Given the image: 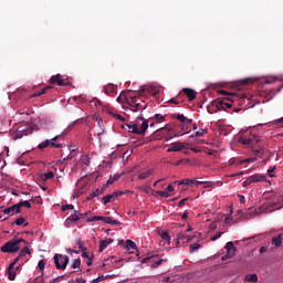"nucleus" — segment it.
Here are the masks:
<instances>
[{
	"label": "nucleus",
	"mask_w": 283,
	"mask_h": 283,
	"mask_svg": "<svg viewBox=\"0 0 283 283\" xmlns=\"http://www.w3.org/2000/svg\"><path fill=\"white\" fill-rule=\"evenodd\" d=\"M221 94H223V96H228V101H231V103H239V105H244V101H247V95L244 93L238 94L221 91Z\"/></svg>",
	"instance_id": "nucleus-4"
},
{
	"label": "nucleus",
	"mask_w": 283,
	"mask_h": 283,
	"mask_svg": "<svg viewBox=\"0 0 283 283\" xmlns=\"http://www.w3.org/2000/svg\"><path fill=\"white\" fill-rule=\"evenodd\" d=\"M168 103H170L171 105H180V102H178L176 97L170 98Z\"/></svg>",
	"instance_id": "nucleus-55"
},
{
	"label": "nucleus",
	"mask_w": 283,
	"mask_h": 283,
	"mask_svg": "<svg viewBox=\"0 0 283 283\" xmlns=\"http://www.w3.org/2000/svg\"><path fill=\"white\" fill-rule=\"evenodd\" d=\"M272 244H274V247H282V234L273 237Z\"/></svg>",
	"instance_id": "nucleus-27"
},
{
	"label": "nucleus",
	"mask_w": 283,
	"mask_h": 283,
	"mask_svg": "<svg viewBox=\"0 0 283 283\" xmlns=\"http://www.w3.org/2000/svg\"><path fill=\"white\" fill-rule=\"evenodd\" d=\"M172 118H177V120H179L184 125H191L192 123V119L185 117V115L182 114H175L172 115Z\"/></svg>",
	"instance_id": "nucleus-16"
},
{
	"label": "nucleus",
	"mask_w": 283,
	"mask_h": 283,
	"mask_svg": "<svg viewBox=\"0 0 283 283\" xmlns=\"http://www.w3.org/2000/svg\"><path fill=\"white\" fill-rule=\"evenodd\" d=\"M22 256H20V254L13 260V262L10 264V269H14V266L17 265V262H19L21 260Z\"/></svg>",
	"instance_id": "nucleus-49"
},
{
	"label": "nucleus",
	"mask_w": 283,
	"mask_h": 283,
	"mask_svg": "<svg viewBox=\"0 0 283 283\" xmlns=\"http://www.w3.org/2000/svg\"><path fill=\"white\" fill-rule=\"evenodd\" d=\"M50 83H57V85H60L61 87H67V86L72 85L71 82H65L63 80V75H61V74L53 75L50 78Z\"/></svg>",
	"instance_id": "nucleus-12"
},
{
	"label": "nucleus",
	"mask_w": 283,
	"mask_h": 283,
	"mask_svg": "<svg viewBox=\"0 0 283 283\" xmlns=\"http://www.w3.org/2000/svg\"><path fill=\"white\" fill-rule=\"evenodd\" d=\"M198 249H200V243H195V244H191V245H190V251H191V252L198 251Z\"/></svg>",
	"instance_id": "nucleus-52"
},
{
	"label": "nucleus",
	"mask_w": 283,
	"mask_h": 283,
	"mask_svg": "<svg viewBox=\"0 0 283 283\" xmlns=\"http://www.w3.org/2000/svg\"><path fill=\"white\" fill-rule=\"evenodd\" d=\"M264 154H266V149H264V148L254 150V156H256V158H263Z\"/></svg>",
	"instance_id": "nucleus-31"
},
{
	"label": "nucleus",
	"mask_w": 283,
	"mask_h": 283,
	"mask_svg": "<svg viewBox=\"0 0 283 283\" xmlns=\"http://www.w3.org/2000/svg\"><path fill=\"white\" fill-rule=\"evenodd\" d=\"M166 115L155 114L151 118L155 123H165Z\"/></svg>",
	"instance_id": "nucleus-29"
},
{
	"label": "nucleus",
	"mask_w": 283,
	"mask_h": 283,
	"mask_svg": "<svg viewBox=\"0 0 283 283\" xmlns=\"http://www.w3.org/2000/svg\"><path fill=\"white\" fill-rule=\"evenodd\" d=\"M54 264L56 269L60 271H65L67 269V264H70V256L63 254H55L53 256Z\"/></svg>",
	"instance_id": "nucleus-3"
},
{
	"label": "nucleus",
	"mask_w": 283,
	"mask_h": 283,
	"mask_svg": "<svg viewBox=\"0 0 283 283\" xmlns=\"http://www.w3.org/2000/svg\"><path fill=\"white\" fill-rule=\"evenodd\" d=\"M247 282H258V274H248L245 275Z\"/></svg>",
	"instance_id": "nucleus-34"
},
{
	"label": "nucleus",
	"mask_w": 283,
	"mask_h": 283,
	"mask_svg": "<svg viewBox=\"0 0 283 283\" xmlns=\"http://www.w3.org/2000/svg\"><path fill=\"white\" fill-rule=\"evenodd\" d=\"M233 103L234 102H224V99H219V101H214L212 102V105L214 107H217V109L221 111V109H231L233 107Z\"/></svg>",
	"instance_id": "nucleus-10"
},
{
	"label": "nucleus",
	"mask_w": 283,
	"mask_h": 283,
	"mask_svg": "<svg viewBox=\"0 0 283 283\" xmlns=\"http://www.w3.org/2000/svg\"><path fill=\"white\" fill-rule=\"evenodd\" d=\"M30 248L28 247H24L20 252H19V255L20 258H23L24 255H30Z\"/></svg>",
	"instance_id": "nucleus-37"
},
{
	"label": "nucleus",
	"mask_w": 283,
	"mask_h": 283,
	"mask_svg": "<svg viewBox=\"0 0 283 283\" xmlns=\"http://www.w3.org/2000/svg\"><path fill=\"white\" fill-rule=\"evenodd\" d=\"M74 101H78L80 103H85V97L78 96V97H73Z\"/></svg>",
	"instance_id": "nucleus-63"
},
{
	"label": "nucleus",
	"mask_w": 283,
	"mask_h": 283,
	"mask_svg": "<svg viewBox=\"0 0 283 283\" xmlns=\"http://www.w3.org/2000/svg\"><path fill=\"white\" fill-rule=\"evenodd\" d=\"M117 90H118V87L114 84H107L106 86H104V92L108 96H114L116 94Z\"/></svg>",
	"instance_id": "nucleus-15"
},
{
	"label": "nucleus",
	"mask_w": 283,
	"mask_h": 283,
	"mask_svg": "<svg viewBox=\"0 0 283 283\" xmlns=\"http://www.w3.org/2000/svg\"><path fill=\"white\" fill-rule=\"evenodd\" d=\"M75 244L78 247L81 251H87V248L85 247V243H83L82 239H76Z\"/></svg>",
	"instance_id": "nucleus-30"
},
{
	"label": "nucleus",
	"mask_w": 283,
	"mask_h": 283,
	"mask_svg": "<svg viewBox=\"0 0 283 283\" xmlns=\"http://www.w3.org/2000/svg\"><path fill=\"white\" fill-rule=\"evenodd\" d=\"M203 134H207V129L201 128V129L197 130L193 135H191L190 138L200 137V136H202Z\"/></svg>",
	"instance_id": "nucleus-35"
},
{
	"label": "nucleus",
	"mask_w": 283,
	"mask_h": 283,
	"mask_svg": "<svg viewBox=\"0 0 283 283\" xmlns=\"http://www.w3.org/2000/svg\"><path fill=\"white\" fill-rule=\"evenodd\" d=\"M219 238H222V232H218L217 234L211 237V241L216 242V240H219Z\"/></svg>",
	"instance_id": "nucleus-51"
},
{
	"label": "nucleus",
	"mask_w": 283,
	"mask_h": 283,
	"mask_svg": "<svg viewBox=\"0 0 283 283\" xmlns=\"http://www.w3.org/2000/svg\"><path fill=\"white\" fill-rule=\"evenodd\" d=\"M269 251V247H261L260 248V253H266Z\"/></svg>",
	"instance_id": "nucleus-64"
},
{
	"label": "nucleus",
	"mask_w": 283,
	"mask_h": 283,
	"mask_svg": "<svg viewBox=\"0 0 283 283\" xmlns=\"http://www.w3.org/2000/svg\"><path fill=\"white\" fill-rule=\"evenodd\" d=\"M132 103H139V105H143V103H147L145 102V99H143V96L142 95H138V96H132L130 99Z\"/></svg>",
	"instance_id": "nucleus-28"
},
{
	"label": "nucleus",
	"mask_w": 283,
	"mask_h": 283,
	"mask_svg": "<svg viewBox=\"0 0 283 283\" xmlns=\"http://www.w3.org/2000/svg\"><path fill=\"white\" fill-rule=\"evenodd\" d=\"M2 213H4V216H15V213H21L19 210V206L15 203L11 207H8L6 209L2 210Z\"/></svg>",
	"instance_id": "nucleus-13"
},
{
	"label": "nucleus",
	"mask_w": 283,
	"mask_h": 283,
	"mask_svg": "<svg viewBox=\"0 0 283 283\" xmlns=\"http://www.w3.org/2000/svg\"><path fill=\"white\" fill-rule=\"evenodd\" d=\"M34 132V129L30 126L22 127L20 126L14 134V140H18L19 138H23V136H30Z\"/></svg>",
	"instance_id": "nucleus-8"
},
{
	"label": "nucleus",
	"mask_w": 283,
	"mask_h": 283,
	"mask_svg": "<svg viewBox=\"0 0 283 283\" xmlns=\"http://www.w3.org/2000/svg\"><path fill=\"white\" fill-rule=\"evenodd\" d=\"M227 255L230 258H233V255H235V248H232L231 250H227Z\"/></svg>",
	"instance_id": "nucleus-54"
},
{
	"label": "nucleus",
	"mask_w": 283,
	"mask_h": 283,
	"mask_svg": "<svg viewBox=\"0 0 283 283\" xmlns=\"http://www.w3.org/2000/svg\"><path fill=\"white\" fill-rule=\"evenodd\" d=\"M25 223V218L20 217L14 221V224H17V227H21V224Z\"/></svg>",
	"instance_id": "nucleus-41"
},
{
	"label": "nucleus",
	"mask_w": 283,
	"mask_h": 283,
	"mask_svg": "<svg viewBox=\"0 0 283 283\" xmlns=\"http://www.w3.org/2000/svg\"><path fill=\"white\" fill-rule=\"evenodd\" d=\"M52 178H54V172L53 171H49V172L40 175V180H43V181L52 180Z\"/></svg>",
	"instance_id": "nucleus-26"
},
{
	"label": "nucleus",
	"mask_w": 283,
	"mask_h": 283,
	"mask_svg": "<svg viewBox=\"0 0 283 283\" xmlns=\"http://www.w3.org/2000/svg\"><path fill=\"white\" fill-rule=\"evenodd\" d=\"M149 176H154V169H148V170H145V171L140 172L138 175V179L139 180H147V178H149Z\"/></svg>",
	"instance_id": "nucleus-18"
},
{
	"label": "nucleus",
	"mask_w": 283,
	"mask_h": 283,
	"mask_svg": "<svg viewBox=\"0 0 283 283\" xmlns=\"http://www.w3.org/2000/svg\"><path fill=\"white\" fill-rule=\"evenodd\" d=\"M48 90H52V86H45L40 92H35L31 95V98H36V96H43V94L48 93Z\"/></svg>",
	"instance_id": "nucleus-25"
},
{
	"label": "nucleus",
	"mask_w": 283,
	"mask_h": 283,
	"mask_svg": "<svg viewBox=\"0 0 283 283\" xmlns=\"http://www.w3.org/2000/svg\"><path fill=\"white\" fill-rule=\"evenodd\" d=\"M187 200H189V198L181 199V200L178 202V207H185V203L187 202Z\"/></svg>",
	"instance_id": "nucleus-60"
},
{
	"label": "nucleus",
	"mask_w": 283,
	"mask_h": 283,
	"mask_svg": "<svg viewBox=\"0 0 283 283\" xmlns=\"http://www.w3.org/2000/svg\"><path fill=\"white\" fill-rule=\"evenodd\" d=\"M172 148H175V151H182V149L187 148V144L182 142L174 143L171 144Z\"/></svg>",
	"instance_id": "nucleus-24"
},
{
	"label": "nucleus",
	"mask_w": 283,
	"mask_h": 283,
	"mask_svg": "<svg viewBox=\"0 0 283 283\" xmlns=\"http://www.w3.org/2000/svg\"><path fill=\"white\" fill-rule=\"evenodd\" d=\"M160 237H161L160 244H170L171 237H169V232H163Z\"/></svg>",
	"instance_id": "nucleus-23"
},
{
	"label": "nucleus",
	"mask_w": 283,
	"mask_h": 283,
	"mask_svg": "<svg viewBox=\"0 0 283 283\" xmlns=\"http://www.w3.org/2000/svg\"><path fill=\"white\" fill-rule=\"evenodd\" d=\"M273 171H275V167L268 170V175L270 178H275V175H273Z\"/></svg>",
	"instance_id": "nucleus-58"
},
{
	"label": "nucleus",
	"mask_w": 283,
	"mask_h": 283,
	"mask_svg": "<svg viewBox=\"0 0 283 283\" xmlns=\"http://www.w3.org/2000/svg\"><path fill=\"white\" fill-rule=\"evenodd\" d=\"M127 104L129 105L130 107V112H145V109H147V103H136V102H132L128 99Z\"/></svg>",
	"instance_id": "nucleus-11"
},
{
	"label": "nucleus",
	"mask_w": 283,
	"mask_h": 283,
	"mask_svg": "<svg viewBox=\"0 0 283 283\" xmlns=\"http://www.w3.org/2000/svg\"><path fill=\"white\" fill-rule=\"evenodd\" d=\"M103 280H105V276H98L97 279H94L92 283L103 282Z\"/></svg>",
	"instance_id": "nucleus-61"
},
{
	"label": "nucleus",
	"mask_w": 283,
	"mask_h": 283,
	"mask_svg": "<svg viewBox=\"0 0 283 283\" xmlns=\"http://www.w3.org/2000/svg\"><path fill=\"white\" fill-rule=\"evenodd\" d=\"M81 220V217H78V211H74L73 214H71L66 220H65V227L70 228L74 222H78Z\"/></svg>",
	"instance_id": "nucleus-14"
},
{
	"label": "nucleus",
	"mask_w": 283,
	"mask_h": 283,
	"mask_svg": "<svg viewBox=\"0 0 283 283\" xmlns=\"http://www.w3.org/2000/svg\"><path fill=\"white\" fill-rule=\"evenodd\" d=\"M156 193L157 196H160V198H169V192L157 190Z\"/></svg>",
	"instance_id": "nucleus-42"
},
{
	"label": "nucleus",
	"mask_w": 283,
	"mask_h": 283,
	"mask_svg": "<svg viewBox=\"0 0 283 283\" xmlns=\"http://www.w3.org/2000/svg\"><path fill=\"white\" fill-rule=\"evenodd\" d=\"M184 94L187 95V98L189 101H195V98H196V91H193L191 88H184Z\"/></svg>",
	"instance_id": "nucleus-21"
},
{
	"label": "nucleus",
	"mask_w": 283,
	"mask_h": 283,
	"mask_svg": "<svg viewBox=\"0 0 283 283\" xmlns=\"http://www.w3.org/2000/svg\"><path fill=\"white\" fill-rule=\"evenodd\" d=\"M238 198H239V202H240L241 205H244V202H247V199L244 198L243 195H238Z\"/></svg>",
	"instance_id": "nucleus-57"
},
{
	"label": "nucleus",
	"mask_w": 283,
	"mask_h": 283,
	"mask_svg": "<svg viewBox=\"0 0 283 283\" xmlns=\"http://www.w3.org/2000/svg\"><path fill=\"white\" fill-rule=\"evenodd\" d=\"M247 163H253V159L248 158V159L239 160V161L237 163V167H240L241 165H244V164H247Z\"/></svg>",
	"instance_id": "nucleus-43"
},
{
	"label": "nucleus",
	"mask_w": 283,
	"mask_h": 283,
	"mask_svg": "<svg viewBox=\"0 0 283 283\" xmlns=\"http://www.w3.org/2000/svg\"><path fill=\"white\" fill-rule=\"evenodd\" d=\"M126 249L127 251H132V253H134V251H138V248H136V242L132 241V240H126Z\"/></svg>",
	"instance_id": "nucleus-22"
},
{
	"label": "nucleus",
	"mask_w": 283,
	"mask_h": 283,
	"mask_svg": "<svg viewBox=\"0 0 283 283\" xmlns=\"http://www.w3.org/2000/svg\"><path fill=\"white\" fill-rule=\"evenodd\" d=\"M273 125H283V117L273 122Z\"/></svg>",
	"instance_id": "nucleus-62"
},
{
	"label": "nucleus",
	"mask_w": 283,
	"mask_h": 283,
	"mask_svg": "<svg viewBox=\"0 0 283 283\" xmlns=\"http://www.w3.org/2000/svg\"><path fill=\"white\" fill-rule=\"evenodd\" d=\"M101 220L102 222H105V224H120V222L116 219H113L112 217H101V216H94L92 218H87L86 222H98Z\"/></svg>",
	"instance_id": "nucleus-7"
},
{
	"label": "nucleus",
	"mask_w": 283,
	"mask_h": 283,
	"mask_svg": "<svg viewBox=\"0 0 283 283\" xmlns=\"http://www.w3.org/2000/svg\"><path fill=\"white\" fill-rule=\"evenodd\" d=\"M180 185H205V181H200L198 179H184Z\"/></svg>",
	"instance_id": "nucleus-20"
},
{
	"label": "nucleus",
	"mask_w": 283,
	"mask_h": 283,
	"mask_svg": "<svg viewBox=\"0 0 283 283\" xmlns=\"http://www.w3.org/2000/svg\"><path fill=\"white\" fill-rule=\"evenodd\" d=\"M104 191H105V189H96L95 191H93V192H91V195H92V198H98V196H101V195H103L104 193Z\"/></svg>",
	"instance_id": "nucleus-36"
},
{
	"label": "nucleus",
	"mask_w": 283,
	"mask_h": 283,
	"mask_svg": "<svg viewBox=\"0 0 283 283\" xmlns=\"http://www.w3.org/2000/svg\"><path fill=\"white\" fill-rule=\"evenodd\" d=\"M224 249H227V251L231 250V249H235V245L233 244L232 241L228 242L224 247Z\"/></svg>",
	"instance_id": "nucleus-53"
},
{
	"label": "nucleus",
	"mask_w": 283,
	"mask_h": 283,
	"mask_svg": "<svg viewBox=\"0 0 283 283\" xmlns=\"http://www.w3.org/2000/svg\"><path fill=\"white\" fill-rule=\"evenodd\" d=\"M109 247L105 240L99 241V252H103Z\"/></svg>",
	"instance_id": "nucleus-39"
},
{
	"label": "nucleus",
	"mask_w": 283,
	"mask_h": 283,
	"mask_svg": "<svg viewBox=\"0 0 283 283\" xmlns=\"http://www.w3.org/2000/svg\"><path fill=\"white\" fill-rule=\"evenodd\" d=\"M178 242H181L182 244H187V242H191V237L189 234L179 233L177 235Z\"/></svg>",
	"instance_id": "nucleus-17"
},
{
	"label": "nucleus",
	"mask_w": 283,
	"mask_h": 283,
	"mask_svg": "<svg viewBox=\"0 0 283 283\" xmlns=\"http://www.w3.org/2000/svg\"><path fill=\"white\" fill-rule=\"evenodd\" d=\"M38 266H39L40 271H44L45 270V261L40 260L39 263H38Z\"/></svg>",
	"instance_id": "nucleus-48"
},
{
	"label": "nucleus",
	"mask_w": 283,
	"mask_h": 283,
	"mask_svg": "<svg viewBox=\"0 0 283 283\" xmlns=\"http://www.w3.org/2000/svg\"><path fill=\"white\" fill-rule=\"evenodd\" d=\"M70 209L71 211L74 210V205H64L62 206V211H67Z\"/></svg>",
	"instance_id": "nucleus-50"
},
{
	"label": "nucleus",
	"mask_w": 283,
	"mask_h": 283,
	"mask_svg": "<svg viewBox=\"0 0 283 283\" xmlns=\"http://www.w3.org/2000/svg\"><path fill=\"white\" fill-rule=\"evenodd\" d=\"M112 200H115L113 195H107L103 197L104 205H109Z\"/></svg>",
	"instance_id": "nucleus-38"
},
{
	"label": "nucleus",
	"mask_w": 283,
	"mask_h": 283,
	"mask_svg": "<svg viewBox=\"0 0 283 283\" xmlns=\"http://www.w3.org/2000/svg\"><path fill=\"white\" fill-rule=\"evenodd\" d=\"M255 182H266V176L262 174H254L243 181V187H249V185H253Z\"/></svg>",
	"instance_id": "nucleus-6"
},
{
	"label": "nucleus",
	"mask_w": 283,
	"mask_h": 283,
	"mask_svg": "<svg viewBox=\"0 0 283 283\" xmlns=\"http://www.w3.org/2000/svg\"><path fill=\"white\" fill-rule=\"evenodd\" d=\"M137 120H143V123L140 125L136 123L123 124L122 129L129 132V134H137L138 136H145V134H147V129H149V120L140 116L137 117Z\"/></svg>",
	"instance_id": "nucleus-1"
},
{
	"label": "nucleus",
	"mask_w": 283,
	"mask_h": 283,
	"mask_svg": "<svg viewBox=\"0 0 283 283\" xmlns=\"http://www.w3.org/2000/svg\"><path fill=\"white\" fill-rule=\"evenodd\" d=\"M71 268L72 269H81V260L80 259L73 260Z\"/></svg>",
	"instance_id": "nucleus-40"
},
{
	"label": "nucleus",
	"mask_w": 283,
	"mask_h": 283,
	"mask_svg": "<svg viewBox=\"0 0 283 283\" xmlns=\"http://www.w3.org/2000/svg\"><path fill=\"white\" fill-rule=\"evenodd\" d=\"M21 242H23V244H27L25 240L23 239H12L2 245L0 248V251L2 253H17L21 249Z\"/></svg>",
	"instance_id": "nucleus-2"
},
{
	"label": "nucleus",
	"mask_w": 283,
	"mask_h": 283,
	"mask_svg": "<svg viewBox=\"0 0 283 283\" xmlns=\"http://www.w3.org/2000/svg\"><path fill=\"white\" fill-rule=\"evenodd\" d=\"M238 163H240V160H237L235 158H230L228 161V165L230 167H233V165H235V167H238Z\"/></svg>",
	"instance_id": "nucleus-44"
},
{
	"label": "nucleus",
	"mask_w": 283,
	"mask_h": 283,
	"mask_svg": "<svg viewBox=\"0 0 283 283\" xmlns=\"http://www.w3.org/2000/svg\"><path fill=\"white\" fill-rule=\"evenodd\" d=\"M233 220V217H231V214H229L228 217H226L224 219V223L226 224H230V222Z\"/></svg>",
	"instance_id": "nucleus-59"
},
{
	"label": "nucleus",
	"mask_w": 283,
	"mask_h": 283,
	"mask_svg": "<svg viewBox=\"0 0 283 283\" xmlns=\"http://www.w3.org/2000/svg\"><path fill=\"white\" fill-rule=\"evenodd\" d=\"M15 205L19 207L20 213H21V207H25L27 209H30L32 207V205H30V201H28V200L21 201Z\"/></svg>",
	"instance_id": "nucleus-32"
},
{
	"label": "nucleus",
	"mask_w": 283,
	"mask_h": 283,
	"mask_svg": "<svg viewBox=\"0 0 283 283\" xmlns=\"http://www.w3.org/2000/svg\"><path fill=\"white\" fill-rule=\"evenodd\" d=\"M6 273L8 274V280H10V282H13V280H17V272L14 271V268H10L9 265Z\"/></svg>",
	"instance_id": "nucleus-19"
},
{
	"label": "nucleus",
	"mask_w": 283,
	"mask_h": 283,
	"mask_svg": "<svg viewBox=\"0 0 283 283\" xmlns=\"http://www.w3.org/2000/svg\"><path fill=\"white\" fill-rule=\"evenodd\" d=\"M112 196H113L114 200H116V198L123 196V191H115L112 193Z\"/></svg>",
	"instance_id": "nucleus-56"
},
{
	"label": "nucleus",
	"mask_w": 283,
	"mask_h": 283,
	"mask_svg": "<svg viewBox=\"0 0 283 283\" xmlns=\"http://www.w3.org/2000/svg\"><path fill=\"white\" fill-rule=\"evenodd\" d=\"M240 143L242 145H251L252 140H251V138H241Z\"/></svg>",
	"instance_id": "nucleus-47"
},
{
	"label": "nucleus",
	"mask_w": 283,
	"mask_h": 283,
	"mask_svg": "<svg viewBox=\"0 0 283 283\" xmlns=\"http://www.w3.org/2000/svg\"><path fill=\"white\" fill-rule=\"evenodd\" d=\"M82 258L90 260V258H94V254L90 255V253H87V250H82Z\"/></svg>",
	"instance_id": "nucleus-45"
},
{
	"label": "nucleus",
	"mask_w": 283,
	"mask_h": 283,
	"mask_svg": "<svg viewBox=\"0 0 283 283\" xmlns=\"http://www.w3.org/2000/svg\"><path fill=\"white\" fill-rule=\"evenodd\" d=\"M275 81H280V78L275 76H270L264 80L263 85H271L272 83H275Z\"/></svg>",
	"instance_id": "nucleus-33"
},
{
	"label": "nucleus",
	"mask_w": 283,
	"mask_h": 283,
	"mask_svg": "<svg viewBox=\"0 0 283 283\" xmlns=\"http://www.w3.org/2000/svg\"><path fill=\"white\" fill-rule=\"evenodd\" d=\"M151 262L150 266L151 269H158V266H160V264H163V262H167V259H159L156 260L155 256H146L143 259V264L147 263V262Z\"/></svg>",
	"instance_id": "nucleus-9"
},
{
	"label": "nucleus",
	"mask_w": 283,
	"mask_h": 283,
	"mask_svg": "<svg viewBox=\"0 0 283 283\" xmlns=\"http://www.w3.org/2000/svg\"><path fill=\"white\" fill-rule=\"evenodd\" d=\"M258 214V209L251 207L248 209V216H255Z\"/></svg>",
	"instance_id": "nucleus-46"
},
{
	"label": "nucleus",
	"mask_w": 283,
	"mask_h": 283,
	"mask_svg": "<svg viewBox=\"0 0 283 283\" xmlns=\"http://www.w3.org/2000/svg\"><path fill=\"white\" fill-rule=\"evenodd\" d=\"M61 138V135H57L53 137L52 139H46L38 145V149H45L48 147H55V149H60V147H63V144H56V140Z\"/></svg>",
	"instance_id": "nucleus-5"
}]
</instances>
